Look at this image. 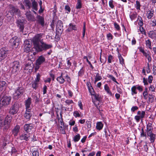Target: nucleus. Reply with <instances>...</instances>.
Returning <instances> with one entry per match:
<instances>
[{
    "label": "nucleus",
    "instance_id": "5701e85b",
    "mask_svg": "<svg viewBox=\"0 0 156 156\" xmlns=\"http://www.w3.org/2000/svg\"><path fill=\"white\" fill-rule=\"evenodd\" d=\"M148 36L152 39L155 38L156 37V33L153 31H150L148 33Z\"/></svg>",
    "mask_w": 156,
    "mask_h": 156
},
{
    "label": "nucleus",
    "instance_id": "338daca9",
    "mask_svg": "<svg viewBox=\"0 0 156 156\" xmlns=\"http://www.w3.org/2000/svg\"><path fill=\"white\" fill-rule=\"evenodd\" d=\"M84 70L83 69V68H82L80 70V71L79 72L78 74L80 76H81L82 74H83L84 73Z\"/></svg>",
    "mask_w": 156,
    "mask_h": 156
},
{
    "label": "nucleus",
    "instance_id": "c85d7f7f",
    "mask_svg": "<svg viewBox=\"0 0 156 156\" xmlns=\"http://www.w3.org/2000/svg\"><path fill=\"white\" fill-rule=\"evenodd\" d=\"M137 114L141 118H143L144 117L145 112L144 111H138L137 112Z\"/></svg>",
    "mask_w": 156,
    "mask_h": 156
},
{
    "label": "nucleus",
    "instance_id": "a18cd8bd",
    "mask_svg": "<svg viewBox=\"0 0 156 156\" xmlns=\"http://www.w3.org/2000/svg\"><path fill=\"white\" fill-rule=\"evenodd\" d=\"M107 76L110 79H112L113 81L116 83L117 84H119L116 81V79L113 76L111 75H108Z\"/></svg>",
    "mask_w": 156,
    "mask_h": 156
},
{
    "label": "nucleus",
    "instance_id": "ddd939ff",
    "mask_svg": "<svg viewBox=\"0 0 156 156\" xmlns=\"http://www.w3.org/2000/svg\"><path fill=\"white\" fill-rule=\"evenodd\" d=\"M45 61V57L42 55L39 56L37 59L36 60V62L37 65H41Z\"/></svg>",
    "mask_w": 156,
    "mask_h": 156
},
{
    "label": "nucleus",
    "instance_id": "79ce46f5",
    "mask_svg": "<svg viewBox=\"0 0 156 156\" xmlns=\"http://www.w3.org/2000/svg\"><path fill=\"white\" fill-rule=\"evenodd\" d=\"M6 83L4 81H1L0 80V91H2L3 89V87L5 85Z\"/></svg>",
    "mask_w": 156,
    "mask_h": 156
},
{
    "label": "nucleus",
    "instance_id": "6e6d98bb",
    "mask_svg": "<svg viewBox=\"0 0 156 156\" xmlns=\"http://www.w3.org/2000/svg\"><path fill=\"white\" fill-rule=\"evenodd\" d=\"M89 90L91 95H94V94L95 93L93 88L92 87H91L90 88H89Z\"/></svg>",
    "mask_w": 156,
    "mask_h": 156
},
{
    "label": "nucleus",
    "instance_id": "4468645a",
    "mask_svg": "<svg viewBox=\"0 0 156 156\" xmlns=\"http://www.w3.org/2000/svg\"><path fill=\"white\" fill-rule=\"evenodd\" d=\"M76 26L73 24V23H70L69 25L68 28L67 29L66 31L68 32H70L73 30H77Z\"/></svg>",
    "mask_w": 156,
    "mask_h": 156
},
{
    "label": "nucleus",
    "instance_id": "1a4fd4ad",
    "mask_svg": "<svg viewBox=\"0 0 156 156\" xmlns=\"http://www.w3.org/2000/svg\"><path fill=\"white\" fill-rule=\"evenodd\" d=\"M34 65L32 62H30L26 64L24 69L25 70V72L29 73L32 71Z\"/></svg>",
    "mask_w": 156,
    "mask_h": 156
},
{
    "label": "nucleus",
    "instance_id": "bb28decb",
    "mask_svg": "<svg viewBox=\"0 0 156 156\" xmlns=\"http://www.w3.org/2000/svg\"><path fill=\"white\" fill-rule=\"evenodd\" d=\"M104 89L108 94L110 95L111 96H112V94L109 89V87H108L107 84H105V85Z\"/></svg>",
    "mask_w": 156,
    "mask_h": 156
},
{
    "label": "nucleus",
    "instance_id": "c756f323",
    "mask_svg": "<svg viewBox=\"0 0 156 156\" xmlns=\"http://www.w3.org/2000/svg\"><path fill=\"white\" fill-rule=\"evenodd\" d=\"M143 55L147 58L148 61V62H151L152 58L151 56L149 55L148 53H147L146 52L144 53Z\"/></svg>",
    "mask_w": 156,
    "mask_h": 156
},
{
    "label": "nucleus",
    "instance_id": "49530a36",
    "mask_svg": "<svg viewBox=\"0 0 156 156\" xmlns=\"http://www.w3.org/2000/svg\"><path fill=\"white\" fill-rule=\"evenodd\" d=\"M33 156H39L38 152L36 150H32V151Z\"/></svg>",
    "mask_w": 156,
    "mask_h": 156
},
{
    "label": "nucleus",
    "instance_id": "412c9836",
    "mask_svg": "<svg viewBox=\"0 0 156 156\" xmlns=\"http://www.w3.org/2000/svg\"><path fill=\"white\" fill-rule=\"evenodd\" d=\"M31 103V98H28V99L25 102V105L26 108L27 110H30V106Z\"/></svg>",
    "mask_w": 156,
    "mask_h": 156
},
{
    "label": "nucleus",
    "instance_id": "5fc2aeb1",
    "mask_svg": "<svg viewBox=\"0 0 156 156\" xmlns=\"http://www.w3.org/2000/svg\"><path fill=\"white\" fill-rule=\"evenodd\" d=\"M140 30L141 33L142 34L146 35V33L145 30L143 27L142 26H140Z\"/></svg>",
    "mask_w": 156,
    "mask_h": 156
},
{
    "label": "nucleus",
    "instance_id": "2f4dec72",
    "mask_svg": "<svg viewBox=\"0 0 156 156\" xmlns=\"http://www.w3.org/2000/svg\"><path fill=\"white\" fill-rule=\"evenodd\" d=\"M154 101V96L152 94H149L148 96V100L147 101L148 103H152Z\"/></svg>",
    "mask_w": 156,
    "mask_h": 156
},
{
    "label": "nucleus",
    "instance_id": "c9c22d12",
    "mask_svg": "<svg viewBox=\"0 0 156 156\" xmlns=\"http://www.w3.org/2000/svg\"><path fill=\"white\" fill-rule=\"evenodd\" d=\"M138 25L140 26L143 25V20L141 17L138 16L137 19Z\"/></svg>",
    "mask_w": 156,
    "mask_h": 156
},
{
    "label": "nucleus",
    "instance_id": "680f3d73",
    "mask_svg": "<svg viewBox=\"0 0 156 156\" xmlns=\"http://www.w3.org/2000/svg\"><path fill=\"white\" fill-rule=\"evenodd\" d=\"M153 79V77L151 75L149 76L148 79V81L149 83H152Z\"/></svg>",
    "mask_w": 156,
    "mask_h": 156
},
{
    "label": "nucleus",
    "instance_id": "69168bd1",
    "mask_svg": "<svg viewBox=\"0 0 156 156\" xmlns=\"http://www.w3.org/2000/svg\"><path fill=\"white\" fill-rule=\"evenodd\" d=\"M138 109V107L136 106H134L131 109V111L132 112H134L135 111L137 110Z\"/></svg>",
    "mask_w": 156,
    "mask_h": 156
},
{
    "label": "nucleus",
    "instance_id": "ea45409f",
    "mask_svg": "<svg viewBox=\"0 0 156 156\" xmlns=\"http://www.w3.org/2000/svg\"><path fill=\"white\" fill-rule=\"evenodd\" d=\"M135 6L137 10H140V2L138 1H136V3L135 4Z\"/></svg>",
    "mask_w": 156,
    "mask_h": 156
},
{
    "label": "nucleus",
    "instance_id": "37998d69",
    "mask_svg": "<svg viewBox=\"0 0 156 156\" xmlns=\"http://www.w3.org/2000/svg\"><path fill=\"white\" fill-rule=\"evenodd\" d=\"M92 96H93L95 100H96L97 101H100V96L99 94L95 93Z\"/></svg>",
    "mask_w": 156,
    "mask_h": 156
},
{
    "label": "nucleus",
    "instance_id": "0e129e2a",
    "mask_svg": "<svg viewBox=\"0 0 156 156\" xmlns=\"http://www.w3.org/2000/svg\"><path fill=\"white\" fill-rule=\"evenodd\" d=\"M113 58V57L112 55H109L108 58V62L109 63H111Z\"/></svg>",
    "mask_w": 156,
    "mask_h": 156
},
{
    "label": "nucleus",
    "instance_id": "bf43d9fd",
    "mask_svg": "<svg viewBox=\"0 0 156 156\" xmlns=\"http://www.w3.org/2000/svg\"><path fill=\"white\" fill-rule=\"evenodd\" d=\"M114 25L115 28L117 30H120V27L119 25L116 22L114 23Z\"/></svg>",
    "mask_w": 156,
    "mask_h": 156
},
{
    "label": "nucleus",
    "instance_id": "7ed1b4c3",
    "mask_svg": "<svg viewBox=\"0 0 156 156\" xmlns=\"http://www.w3.org/2000/svg\"><path fill=\"white\" fill-rule=\"evenodd\" d=\"M24 92L23 88L22 87H19L16 90L13 94V98L15 99H17L19 98Z\"/></svg>",
    "mask_w": 156,
    "mask_h": 156
},
{
    "label": "nucleus",
    "instance_id": "20e7f679",
    "mask_svg": "<svg viewBox=\"0 0 156 156\" xmlns=\"http://www.w3.org/2000/svg\"><path fill=\"white\" fill-rule=\"evenodd\" d=\"M25 23V20L21 17H20L17 20L16 23L17 26L19 27L21 32H23L24 27V23Z\"/></svg>",
    "mask_w": 156,
    "mask_h": 156
},
{
    "label": "nucleus",
    "instance_id": "4be33fe9",
    "mask_svg": "<svg viewBox=\"0 0 156 156\" xmlns=\"http://www.w3.org/2000/svg\"><path fill=\"white\" fill-rule=\"evenodd\" d=\"M24 117L27 119H30L32 116V114L30 110H27L24 115Z\"/></svg>",
    "mask_w": 156,
    "mask_h": 156
},
{
    "label": "nucleus",
    "instance_id": "cd10ccee",
    "mask_svg": "<svg viewBox=\"0 0 156 156\" xmlns=\"http://www.w3.org/2000/svg\"><path fill=\"white\" fill-rule=\"evenodd\" d=\"M154 11L152 10L149 11L147 14V18L148 19H151L153 16Z\"/></svg>",
    "mask_w": 156,
    "mask_h": 156
},
{
    "label": "nucleus",
    "instance_id": "72a5a7b5",
    "mask_svg": "<svg viewBox=\"0 0 156 156\" xmlns=\"http://www.w3.org/2000/svg\"><path fill=\"white\" fill-rule=\"evenodd\" d=\"M39 83L33 81L32 83V87L35 90H36L38 87Z\"/></svg>",
    "mask_w": 156,
    "mask_h": 156
},
{
    "label": "nucleus",
    "instance_id": "e2e57ef3",
    "mask_svg": "<svg viewBox=\"0 0 156 156\" xmlns=\"http://www.w3.org/2000/svg\"><path fill=\"white\" fill-rule=\"evenodd\" d=\"M65 102L68 105L73 103V101L71 100H67L65 101Z\"/></svg>",
    "mask_w": 156,
    "mask_h": 156
},
{
    "label": "nucleus",
    "instance_id": "39448f33",
    "mask_svg": "<svg viewBox=\"0 0 156 156\" xmlns=\"http://www.w3.org/2000/svg\"><path fill=\"white\" fill-rule=\"evenodd\" d=\"M12 66L11 68V72L13 73H16L19 70V62L15 61L11 64Z\"/></svg>",
    "mask_w": 156,
    "mask_h": 156
},
{
    "label": "nucleus",
    "instance_id": "2eb2a0df",
    "mask_svg": "<svg viewBox=\"0 0 156 156\" xmlns=\"http://www.w3.org/2000/svg\"><path fill=\"white\" fill-rule=\"evenodd\" d=\"M30 135V134L28 133H23L20 136V139L21 140H25L27 141L29 139Z\"/></svg>",
    "mask_w": 156,
    "mask_h": 156
},
{
    "label": "nucleus",
    "instance_id": "09e8293b",
    "mask_svg": "<svg viewBox=\"0 0 156 156\" xmlns=\"http://www.w3.org/2000/svg\"><path fill=\"white\" fill-rule=\"evenodd\" d=\"M136 16L137 14L136 13H132L131 14H130L129 16L130 18L132 20L135 19L136 17Z\"/></svg>",
    "mask_w": 156,
    "mask_h": 156
},
{
    "label": "nucleus",
    "instance_id": "0eeeda50",
    "mask_svg": "<svg viewBox=\"0 0 156 156\" xmlns=\"http://www.w3.org/2000/svg\"><path fill=\"white\" fill-rule=\"evenodd\" d=\"M9 42L12 46L16 48L19 44L20 39L18 37H14L10 40Z\"/></svg>",
    "mask_w": 156,
    "mask_h": 156
},
{
    "label": "nucleus",
    "instance_id": "f704fd0d",
    "mask_svg": "<svg viewBox=\"0 0 156 156\" xmlns=\"http://www.w3.org/2000/svg\"><path fill=\"white\" fill-rule=\"evenodd\" d=\"M95 79L94 83H95L98 81L101 80L102 79V77L101 76L99 75L98 73H97L96 74Z\"/></svg>",
    "mask_w": 156,
    "mask_h": 156
},
{
    "label": "nucleus",
    "instance_id": "a211bd4d",
    "mask_svg": "<svg viewBox=\"0 0 156 156\" xmlns=\"http://www.w3.org/2000/svg\"><path fill=\"white\" fill-rule=\"evenodd\" d=\"M36 18L37 19L38 23H40L42 26H44V18L40 15H37Z\"/></svg>",
    "mask_w": 156,
    "mask_h": 156
},
{
    "label": "nucleus",
    "instance_id": "052dcab7",
    "mask_svg": "<svg viewBox=\"0 0 156 156\" xmlns=\"http://www.w3.org/2000/svg\"><path fill=\"white\" fill-rule=\"evenodd\" d=\"M65 10L67 11L68 12H67V13H69L70 12V7L68 5H66L65 6Z\"/></svg>",
    "mask_w": 156,
    "mask_h": 156
},
{
    "label": "nucleus",
    "instance_id": "f257e3e1",
    "mask_svg": "<svg viewBox=\"0 0 156 156\" xmlns=\"http://www.w3.org/2000/svg\"><path fill=\"white\" fill-rule=\"evenodd\" d=\"M33 42L34 48L38 52L50 49L52 47L51 45L47 44L43 42L42 34H37L33 38Z\"/></svg>",
    "mask_w": 156,
    "mask_h": 156
},
{
    "label": "nucleus",
    "instance_id": "9b49d317",
    "mask_svg": "<svg viewBox=\"0 0 156 156\" xmlns=\"http://www.w3.org/2000/svg\"><path fill=\"white\" fill-rule=\"evenodd\" d=\"M25 15L28 20L32 21H34L35 20V18L34 16L30 13V11H27L25 14Z\"/></svg>",
    "mask_w": 156,
    "mask_h": 156
},
{
    "label": "nucleus",
    "instance_id": "7c9ffc66",
    "mask_svg": "<svg viewBox=\"0 0 156 156\" xmlns=\"http://www.w3.org/2000/svg\"><path fill=\"white\" fill-rule=\"evenodd\" d=\"M131 94L132 95L134 94H137V92L136 90V86H134L132 87L131 89Z\"/></svg>",
    "mask_w": 156,
    "mask_h": 156
},
{
    "label": "nucleus",
    "instance_id": "4c0bfd02",
    "mask_svg": "<svg viewBox=\"0 0 156 156\" xmlns=\"http://www.w3.org/2000/svg\"><path fill=\"white\" fill-rule=\"evenodd\" d=\"M31 47V45L29 44L28 45H25L24 51L27 52H29L30 50V48Z\"/></svg>",
    "mask_w": 156,
    "mask_h": 156
},
{
    "label": "nucleus",
    "instance_id": "b1692460",
    "mask_svg": "<svg viewBox=\"0 0 156 156\" xmlns=\"http://www.w3.org/2000/svg\"><path fill=\"white\" fill-rule=\"evenodd\" d=\"M56 79L60 84H63L65 82V80L62 77V73L60 76L58 77Z\"/></svg>",
    "mask_w": 156,
    "mask_h": 156
},
{
    "label": "nucleus",
    "instance_id": "8fccbe9b",
    "mask_svg": "<svg viewBox=\"0 0 156 156\" xmlns=\"http://www.w3.org/2000/svg\"><path fill=\"white\" fill-rule=\"evenodd\" d=\"M40 78V75L39 73L37 74L36 77L35 78L34 82L39 83Z\"/></svg>",
    "mask_w": 156,
    "mask_h": 156
},
{
    "label": "nucleus",
    "instance_id": "603ef678",
    "mask_svg": "<svg viewBox=\"0 0 156 156\" xmlns=\"http://www.w3.org/2000/svg\"><path fill=\"white\" fill-rule=\"evenodd\" d=\"M147 88H146L145 91H144L143 94L144 98L147 99V98L148 93L147 92Z\"/></svg>",
    "mask_w": 156,
    "mask_h": 156
},
{
    "label": "nucleus",
    "instance_id": "a878e982",
    "mask_svg": "<svg viewBox=\"0 0 156 156\" xmlns=\"http://www.w3.org/2000/svg\"><path fill=\"white\" fill-rule=\"evenodd\" d=\"M103 126V125L101 122H98L97 123L96 128L97 129L100 130L102 129Z\"/></svg>",
    "mask_w": 156,
    "mask_h": 156
},
{
    "label": "nucleus",
    "instance_id": "dca6fc26",
    "mask_svg": "<svg viewBox=\"0 0 156 156\" xmlns=\"http://www.w3.org/2000/svg\"><path fill=\"white\" fill-rule=\"evenodd\" d=\"M12 117L11 116H7L5 117L4 122V125L5 127H7L11 121Z\"/></svg>",
    "mask_w": 156,
    "mask_h": 156
},
{
    "label": "nucleus",
    "instance_id": "6ab92c4d",
    "mask_svg": "<svg viewBox=\"0 0 156 156\" xmlns=\"http://www.w3.org/2000/svg\"><path fill=\"white\" fill-rule=\"evenodd\" d=\"M20 128V126L17 125L12 130V134L15 136H16L17 135Z\"/></svg>",
    "mask_w": 156,
    "mask_h": 156
},
{
    "label": "nucleus",
    "instance_id": "423d86ee",
    "mask_svg": "<svg viewBox=\"0 0 156 156\" xmlns=\"http://www.w3.org/2000/svg\"><path fill=\"white\" fill-rule=\"evenodd\" d=\"M8 51V50L5 48H2L0 49V61L6 58Z\"/></svg>",
    "mask_w": 156,
    "mask_h": 156
},
{
    "label": "nucleus",
    "instance_id": "13d9d810",
    "mask_svg": "<svg viewBox=\"0 0 156 156\" xmlns=\"http://www.w3.org/2000/svg\"><path fill=\"white\" fill-rule=\"evenodd\" d=\"M73 115L76 118L80 116V115L77 111H75L74 112Z\"/></svg>",
    "mask_w": 156,
    "mask_h": 156
},
{
    "label": "nucleus",
    "instance_id": "f03ea898",
    "mask_svg": "<svg viewBox=\"0 0 156 156\" xmlns=\"http://www.w3.org/2000/svg\"><path fill=\"white\" fill-rule=\"evenodd\" d=\"M11 97L1 94L0 96V108L9 105L11 102Z\"/></svg>",
    "mask_w": 156,
    "mask_h": 156
},
{
    "label": "nucleus",
    "instance_id": "aec40b11",
    "mask_svg": "<svg viewBox=\"0 0 156 156\" xmlns=\"http://www.w3.org/2000/svg\"><path fill=\"white\" fill-rule=\"evenodd\" d=\"M153 130V128L151 124L148 123L147 126V134L153 133L152 132Z\"/></svg>",
    "mask_w": 156,
    "mask_h": 156
},
{
    "label": "nucleus",
    "instance_id": "de8ad7c7",
    "mask_svg": "<svg viewBox=\"0 0 156 156\" xmlns=\"http://www.w3.org/2000/svg\"><path fill=\"white\" fill-rule=\"evenodd\" d=\"M60 115L61 118L60 119L59 117V118L58 119V122H59L60 123V124L61 125L64 126V123L63 121L62 114L61 112V113H60Z\"/></svg>",
    "mask_w": 156,
    "mask_h": 156
},
{
    "label": "nucleus",
    "instance_id": "58836bf2",
    "mask_svg": "<svg viewBox=\"0 0 156 156\" xmlns=\"http://www.w3.org/2000/svg\"><path fill=\"white\" fill-rule=\"evenodd\" d=\"M80 136L79 134L76 135L73 138V140L75 142H78L80 139Z\"/></svg>",
    "mask_w": 156,
    "mask_h": 156
},
{
    "label": "nucleus",
    "instance_id": "9d476101",
    "mask_svg": "<svg viewBox=\"0 0 156 156\" xmlns=\"http://www.w3.org/2000/svg\"><path fill=\"white\" fill-rule=\"evenodd\" d=\"M34 127V125L32 124H26L24 126V129L27 133L30 132Z\"/></svg>",
    "mask_w": 156,
    "mask_h": 156
},
{
    "label": "nucleus",
    "instance_id": "6e6552de",
    "mask_svg": "<svg viewBox=\"0 0 156 156\" xmlns=\"http://www.w3.org/2000/svg\"><path fill=\"white\" fill-rule=\"evenodd\" d=\"M19 110L18 103H15L10 108L9 112L12 115H14L16 114Z\"/></svg>",
    "mask_w": 156,
    "mask_h": 156
},
{
    "label": "nucleus",
    "instance_id": "f3484780",
    "mask_svg": "<svg viewBox=\"0 0 156 156\" xmlns=\"http://www.w3.org/2000/svg\"><path fill=\"white\" fill-rule=\"evenodd\" d=\"M147 134V136L149 137V139L151 142L152 143L154 142L155 140V135L153 133H148V134Z\"/></svg>",
    "mask_w": 156,
    "mask_h": 156
},
{
    "label": "nucleus",
    "instance_id": "e433bc0d",
    "mask_svg": "<svg viewBox=\"0 0 156 156\" xmlns=\"http://www.w3.org/2000/svg\"><path fill=\"white\" fill-rule=\"evenodd\" d=\"M146 44L147 48L150 49H151V42L149 39L146 41Z\"/></svg>",
    "mask_w": 156,
    "mask_h": 156
},
{
    "label": "nucleus",
    "instance_id": "f8f14e48",
    "mask_svg": "<svg viewBox=\"0 0 156 156\" xmlns=\"http://www.w3.org/2000/svg\"><path fill=\"white\" fill-rule=\"evenodd\" d=\"M9 8V12L12 16L16 14L19 11V9L17 8L12 5L10 6Z\"/></svg>",
    "mask_w": 156,
    "mask_h": 156
},
{
    "label": "nucleus",
    "instance_id": "a19ab883",
    "mask_svg": "<svg viewBox=\"0 0 156 156\" xmlns=\"http://www.w3.org/2000/svg\"><path fill=\"white\" fill-rule=\"evenodd\" d=\"M118 58L119 59L120 63L122 65L124 63V59L122 56L120 54H118Z\"/></svg>",
    "mask_w": 156,
    "mask_h": 156
},
{
    "label": "nucleus",
    "instance_id": "774afa93",
    "mask_svg": "<svg viewBox=\"0 0 156 156\" xmlns=\"http://www.w3.org/2000/svg\"><path fill=\"white\" fill-rule=\"evenodd\" d=\"M155 88L152 85H151L149 88V90L151 92L155 91Z\"/></svg>",
    "mask_w": 156,
    "mask_h": 156
},
{
    "label": "nucleus",
    "instance_id": "c03bdc74",
    "mask_svg": "<svg viewBox=\"0 0 156 156\" xmlns=\"http://www.w3.org/2000/svg\"><path fill=\"white\" fill-rule=\"evenodd\" d=\"M82 4L80 0H77V2L76 5V8L77 9H80L81 8Z\"/></svg>",
    "mask_w": 156,
    "mask_h": 156
},
{
    "label": "nucleus",
    "instance_id": "3c124183",
    "mask_svg": "<svg viewBox=\"0 0 156 156\" xmlns=\"http://www.w3.org/2000/svg\"><path fill=\"white\" fill-rule=\"evenodd\" d=\"M147 135L144 132V129L142 128L141 129V131L140 132V136L141 137H146Z\"/></svg>",
    "mask_w": 156,
    "mask_h": 156
},
{
    "label": "nucleus",
    "instance_id": "473e14b6",
    "mask_svg": "<svg viewBox=\"0 0 156 156\" xmlns=\"http://www.w3.org/2000/svg\"><path fill=\"white\" fill-rule=\"evenodd\" d=\"M24 2L25 3V5L27 7L28 9H30L31 7V3L29 0H24Z\"/></svg>",
    "mask_w": 156,
    "mask_h": 156
},
{
    "label": "nucleus",
    "instance_id": "864d4df0",
    "mask_svg": "<svg viewBox=\"0 0 156 156\" xmlns=\"http://www.w3.org/2000/svg\"><path fill=\"white\" fill-rule=\"evenodd\" d=\"M109 5L112 9H113L114 7V1L113 0H110L109 1Z\"/></svg>",
    "mask_w": 156,
    "mask_h": 156
},
{
    "label": "nucleus",
    "instance_id": "393cba45",
    "mask_svg": "<svg viewBox=\"0 0 156 156\" xmlns=\"http://www.w3.org/2000/svg\"><path fill=\"white\" fill-rule=\"evenodd\" d=\"M32 4V9L36 11H37L38 10V4L37 2L35 1V0H34L33 1Z\"/></svg>",
    "mask_w": 156,
    "mask_h": 156
},
{
    "label": "nucleus",
    "instance_id": "4d7b16f0",
    "mask_svg": "<svg viewBox=\"0 0 156 156\" xmlns=\"http://www.w3.org/2000/svg\"><path fill=\"white\" fill-rule=\"evenodd\" d=\"M86 30V23H83V37H84L85 32Z\"/></svg>",
    "mask_w": 156,
    "mask_h": 156
}]
</instances>
